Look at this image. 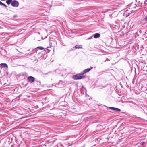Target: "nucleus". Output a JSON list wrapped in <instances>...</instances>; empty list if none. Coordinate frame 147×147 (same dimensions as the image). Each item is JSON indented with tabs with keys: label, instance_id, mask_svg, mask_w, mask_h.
Here are the masks:
<instances>
[{
	"label": "nucleus",
	"instance_id": "obj_3",
	"mask_svg": "<svg viewBox=\"0 0 147 147\" xmlns=\"http://www.w3.org/2000/svg\"><path fill=\"white\" fill-rule=\"evenodd\" d=\"M28 79L29 82L32 83L34 81L35 78L34 77L30 76L28 77Z\"/></svg>",
	"mask_w": 147,
	"mask_h": 147
},
{
	"label": "nucleus",
	"instance_id": "obj_4",
	"mask_svg": "<svg viewBox=\"0 0 147 147\" xmlns=\"http://www.w3.org/2000/svg\"><path fill=\"white\" fill-rule=\"evenodd\" d=\"M109 108L111 110L115 111L117 112H120L121 111V110L118 108H116L113 107H109Z\"/></svg>",
	"mask_w": 147,
	"mask_h": 147
},
{
	"label": "nucleus",
	"instance_id": "obj_13",
	"mask_svg": "<svg viewBox=\"0 0 147 147\" xmlns=\"http://www.w3.org/2000/svg\"><path fill=\"white\" fill-rule=\"evenodd\" d=\"M145 142H141L140 143V144H141V145L142 146L145 144Z\"/></svg>",
	"mask_w": 147,
	"mask_h": 147
},
{
	"label": "nucleus",
	"instance_id": "obj_8",
	"mask_svg": "<svg viewBox=\"0 0 147 147\" xmlns=\"http://www.w3.org/2000/svg\"><path fill=\"white\" fill-rule=\"evenodd\" d=\"M38 49L39 50H42L44 49V48H43L42 47L39 46V47H37L36 48L35 50H36L37 51V49Z\"/></svg>",
	"mask_w": 147,
	"mask_h": 147
},
{
	"label": "nucleus",
	"instance_id": "obj_15",
	"mask_svg": "<svg viewBox=\"0 0 147 147\" xmlns=\"http://www.w3.org/2000/svg\"><path fill=\"white\" fill-rule=\"evenodd\" d=\"M16 16H14V17H16Z\"/></svg>",
	"mask_w": 147,
	"mask_h": 147
},
{
	"label": "nucleus",
	"instance_id": "obj_11",
	"mask_svg": "<svg viewBox=\"0 0 147 147\" xmlns=\"http://www.w3.org/2000/svg\"><path fill=\"white\" fill-rule=\"evenodd\" d=\"M0 5L2 6H4L5 7H7L6 5L5 4L3 3L2 2H1V1H0Z\"/></svg>",
	"mask_w": 147,
	"mask_h": 147
},
{
	"label": "nucleus",
	"instance_id": "obj_9",
	"mask_svg": "<svg viewBox=\"0 0 147 147\" xmlns=\"http://www.w3.org/2000/svg\"><path fill=\"white\" fill-rule=\"evenodd\" d=\"M75 48L76 49H79V48H82V46L80 45H76L75 46Z\"/></svg>",
	"mask_w": 147,
	"mask_h": 147
},
{
	"label": "nucleus",
	"instance_id": "obj_10",
	"mask_svg": "<svg viewBox=\"0 0 147 147\" xmlns=\"http://www.w3.org/2000/svg\"><path fill=\"white\" fill-rule=\"evenodd\" d=\"M12 0H7L6 1V3L8 5L12 3Z\"/></svg>",
	"mask_w": 147,
	"mask_h": 147
},
{
	"label": "nucleus",
	"instance_id": "obj_14",
	"mask_svg": "<svg viewBox=\"0 0 147 147\" xmlns=\"http://www.w3.org/2000/svg\"><path fill=\"white\" fill-rule=\"evenodd\" d=\"M136 7H134V8H136Z\"/></svg>",
	"mask_w": 147,
	"mask_h": 147
},
{
	"label": "nucleus",
	"instance_id": "obj_6",
	"mask_svg": "<svg viewBox=\"0 0 147 147\" xmlns=\"http://www.w3.org/2000/svg\"><path fill=\"white\" fill-rule=\"evenodd\" d=\"M0 67L2 68L3 67H8V66L6 63H2L0 64Z\"/></svg>",
	"mask_w": 147,
	"mask_h": 147
},
{
	"label": "nucleus",
	"instance_id": "obj_1",
	"mask_svg": "<svg viewBox=\"0 0 147 147\" xmlns=\"http://www.w3.org/2000/svg\"><path fill=\"white\" fill-rule=\"evenodd\" d=\"M83 74H78L74 75L73 77V78L75 80L82 79L85 77V76L82 75Z\"/></svg>",
	"mask_w": 147,
	"mask_h": 147
},
{
	"label": "nucleus",
	"instance_id": "obj_2",
	"mask_svg": "<svg viewBox=\"0 0 147 147\" xmlns=\"http://www.w3.org/2000/svg\"><path fill=\"white\" fill-rule=\"evenodd\" d=\"M11 5L13 7H17L19 5V3L18 1H14L12 2Z\"/></svg>",
	"mask_w": 147,
	"mask_h": 147
},
{
	"label": "nucleus",
	"instance_id": "obj_5",
	"mask_svg": "<svg viewBox=\"0 0 147 147\" xmlns=\"http://www.w3.org/2000/svg\"><path fill=\"white\" fill-rule=\"evenodd\" d=\"M93 68V67H92L90 68H87L85 70H84L83 71V73L82 74H85L87 72H89L90 70H91Z\"/></svg>",
	"mask_w": 147,
	"mask_h": 147
},
{
	"label": "nucleus",
	"instance_id": "obj_12",
	"mask_svg": "<svg viewBox=\"0 0 147 147\" xmlns=\"http://www.w3.org/2000/svg\"><path fill=\"white\" fill-rule=\"evenodd\" d=\"M144 21H147V16H146V17L144 18Z\"/></svg>",
	"mask_w": 147,
	"mask_h": 147
},
{
	"label": "nucleus",
	"instance_id": "obj_7",
	"mask_svg": "<svg viewBox=\"0 0 147 147\" xmlns=\"http://www.w3.org/2000/svg\"><path fill=\"white\" fill-rule=\"evenodd\" d=\"M100 34L98 33H95L93 35V36H94V38H95L99 37H100Z\"/></svg>",
	"mask_w": 147,
	"mask_h": 147
}]
</instances>
